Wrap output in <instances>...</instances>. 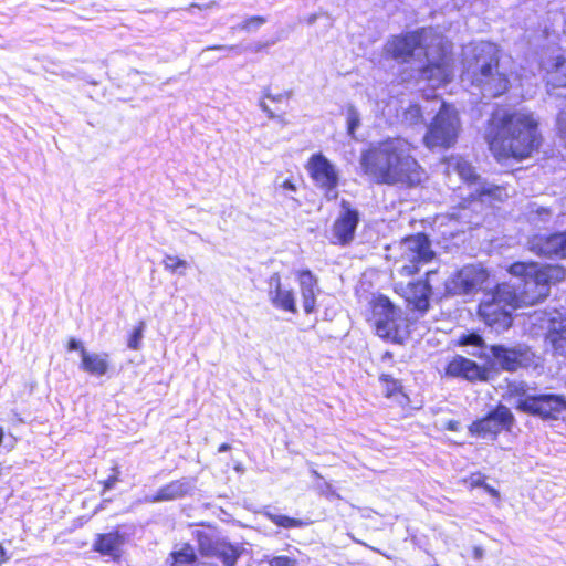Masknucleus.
Wrapping results in <instances>:
<instances>
[{
    "label": "nucleus",
    "instance_id": "b1692460",
    "mask_svg": "<svg viewBox=\"0 0 566 566\" xmlns=\"http://www.w3.org/2000/svg\"><path fill=\"white\" fill-rule=\"evenodd\" d=\"M295 277L300 286L304 313L313 314L316 311V297L319 291L318 279L308 269L298 270Z\"/></svg>",
    "mask_w": 566,
    "mask_h": 566
},
{
    "label": "nucleus",
    "instance_id": "f03ea898",
    "mask_svg": "<svg viewBox=\"0 0 566 566\" xmlns=\"http://www.w3.org/2000/svg\"><path fill=\"white\" fill-rule=\"evenodd\" d=\"M412 150L413 146L400 137L370 143L359 156L361 172L376 185L405 189L422 187L428 172Z\"/></svg>",
    "mask_w": 566,
    "mask_h": 566
},
{
    "label": "nucleus",
    "instance_id": "bb28decb",
    "mask_svg": "<svg viewBox=\"0 0 566 566\" xmlns=\"http://www.w3.org/2000/svg\"><path fill=\"white\" fill-rule=\"evenodd\" d=\"M378 380L384 388L385 398L395 399L403 406L409 405V396L406 394L400 379L392 377L390 374H380Z\"/></svg>",
    "mask_w": 566,
    "mask_h": 566
},
{
    "label": "nucleus",
    "instance_id": "ea45409f",
    "mask_svg": "<svg viewBox=\"0 0 566 566\" xmlns=\"http://www.w3.org/2000/svg\"><path fill=\"white\" fill-rule=\"evenodd\" d=\"M269 566H295L296 559L285 555L273 556L268 560Z\"/></svg>",
    "mask_w": 566,
    "mask_h": 566
},
{
    "label": "nucleus",
    "instance_id": "5701e85b",
    "mask_svg": "<svg viewBox=\"0 0 566 566\" xmlns=\"http://www.w3.org/2000/svg\"><path fill=\"white\" fill-rule=\"evenodd\" d=\"M269 284L273 286V289L269 291L271 304L283 312L296 314L297 306L294 291L283 286L280 273H273L269 277Z\"/></svg>",
    "mask_w": 566,
    "mask_h": 566
},
{
    "label": "nucleus",
    "instance_id": "3c124183",
    "mask_svg": "<svg viewBox=\"0 0 566 566\" xmlns=\"http://www.w3.org/2000/svg\"><path fill=\"white\" fill-rule=\"evenodd\" d=\"M2 471H3V468H2V464L0 463V476L2 475Z\"/></svg>",
    "mask_w": 566,
    "mask_h": 566
},
{
    "label": "nucleus",
    "instance_id": "2eb2a0df",
    "mask_svg": "<svg viewBox=\"0 0 566 566\" xmlns=\"http://www.w3.org/2000/svg\"><path fill=\"white\" fill-rule=\"evenodd\" d=\"M424 29L420 28L392 35L384 46V56L398 63H409L417 50L423 49Z\"/></svg>",
    "mask_w": 566,
    "mask_h": 566
},
{
    "label": "nucleus",
    "instance_id": "ddd939ff",
    "mask_svg": "<svg viewBox=\"0 0 566 566\" xmlns=\"http://www.w3.org/2000/svg\"><path fill=\"white\" fill-rule=\"evenodd\" d=\"M489 349L492 360H489L486 364H493L492 370H503L513 374L535 365V353L526 345L505 346L494 344Z\"/></svg>",
    "mask_w": 566,
    "mask_h": 566
},
{
    "label": "nucleus",
    "instance_id": "a18cd8bd",
    "mask_svg": "<svg viewBox=\"0 0 566 566\" xmlns=\"http://www.w3.org/2000/svg\"><path fill=\"white\" fill-rule=\"evenodd\" d=\"M460 423L457 420H449L446 423V428L450 431H458Z\"/></svg>",
    "mask_w": 566,
    "mask_h": 566
},
{
    "label": "nucleus",
    "instance_id": "c85d7f7f",
    "mask_svg": "<svg viewBox=\"0 0 566 566\" xmlns=\"http://www.w3.org/2000/svg\"><path fill=\"white\" fill-rule=\"evenodd\" d=\"M555 354L566 358V324H552L545 336Z\"/></svg>",
    "mask_w": 566,
    "mask_h": 566
},
{
    "label": "nucleus",
    "instance_id": "58836bf2",
    "mask_svg": "<svg viewBox=\"0 0 566 566\" xmlns=\"http://www.w3.org/2000/svg\"><path fill=\"white\" fill-rule=\"evenodd\" d=\"M526 391H527L526 385L523 382H511L507 385V395L510 398L516 397V396L525 398Z\"/></svg>",
    "mask_w": 566,
    "mask_h": 566
},
{
    "label": "nucleus",
    "instance_id": "423d86ee",
    "mask_svg": "<svg viewBox=\"0 0 566 566\" xmlns=\"http://www.w3.org/2000/svg\"><path fill=\"white\" fill-rule=\"evenodd\" d=\"M475 69L472 72L471 82L491 97H501L510 91L509 75L501 72L500 56L496 50L482 49L473 57Z\"/></svg>",
    "mask_w": 566,
    "mask_h": 566
},
{
    "label": "nucleus",
    "instance_id": "4c0bfd02",
    "mask_svg": "<svg viewBox=\"0 0 566 566\" xmlns=\"http://www.w3.org/2000/svg\"><path fill=\"white\" fill-rule=\"evenodd\" d=\"M265 22H266V19L264 17L253 15V17H249V18L244 19L241 22L239 28L244 31H251L253 29H258Z\"/></svg>",
    "mask_w": 566,
    "mask_h": 566
},
{
    "label": "nucleus",
    "instance_id": "a211bd4d",
    "mask_svg": "<svg viewBox=\"0 0 566 566\" xmlns=\"http://www.w3.org/2000/svg\"><path fill=\"white\" fill-rule=\"evenodd\" d=\"M453 64L454 60L451 50L441 46L437 59L428 61L420 67V77L432 87L444 86L452 81Z\"/></svg>",
    "mask_w": 566,
    "mask_h": 566
},
{
    "label": "nucleus",
    "instance_id": "4be33fe9",
    "mask_svg": "<svg viewBox=\"0 0 566 566\" xmlns=\"http://www.w3.org/2000/svg\"><path fill=\"white\" fill-rule=\"evenodd\" d=\"M127 536L118 527L109 532L97 533L94 537L92 551L101 556L109 557L113 562H119L123 557V547L127 543Z\"/></svg>",
    "mask_w": 566,
    "mask_h": 566
},
{
    "label": "nucleus",
    "instance_id": "4468645a",
    "mask_svg": "<svg viewBox=\"0 0 566 566\" xmlns=\"http://www.w3.org/2000/svg\"><path fill=\"white\" fill-rule=\"evenodd\" d=\"M515 408L542 420H557L566 411V399L556 394L530 395L520 399Z\"/></svg>",
    "mask_w": 566,
    "mask_h": 566
},
{
    "label": "nucleus",
    "instance_id": "6ab92c4d",
    "mask_svg": "<svg viewBox=\"0 0 566 566\" xmlns=\"http://www.w3.org/2000/svg\"><path fill=\"white\" fill-rule=\"evenodd\" d=\"M493 364L479 365L461 355L453 356L444 367V374L470 382H486L491 379Z\"/></svg>",
    "mask_w": 566,
    "mask_h": 566
},
{
    "label": "nucleus",
    "instance_id": "9b49d317",
    "mask_svg": "<svg viewBox=\"0 0 566 566\" xmlns=\"http://www.w3.org/2000/svg\"><path fill=\"white\" fill-rule=\"evenodd\" d=\"M434 273H437V270H429L420 277L410 280L407 283L398 282L392 285V291L403 301L406 308L416 317H423L431 310L434 292L430 277Z\"/></svg>",
    "mask_w": 566,
    "mask_h": 566
},
{
    "label": "nucleus",
    "instance_id": "6e6552de",
    "mask_svg": "<svg viewBox=\"0 0 566 566\" xmlns=\"http://www.w3.org/2000/svg\"><path fill=\"white\" fill-rule=\"evenodd\" d=\"M398 247L399 261L402 262L399 274L405 277L418 275L421 268L431 263L437 256L429 235L422 231L405 235L400 239Z\"/></svg>",
    "mask_w": 566,
    "mask_h": 566
},
{
    "label": "nucleus",
    "instance_id": "f3484780",
    "mask_svg": "<svg viewBox=\"0 0 566 566\" xmlns=\"http://www.w3.org/2000/svg\"><path fill=\"white\" fill-rule=\"evenodd\" d=\"M490 272L478 265H465L454 272L446 285L447 292L453 295H465L478 292L489 281Z\"/></svg>",
    "mask_w": 566,
    "mask_h": 566
},
{
    "label": "nucleus",
    "instance_id": "de8ad7c7",
    "mask_svg": "<svg viewBox=\"0 0 566 566\" xmlns=\"http://www.w3.org/2000/svg\"><path fill=\"white\" fill-rule=\"evenodd\" d=\"M231 449V446L229 443H221L219 447H218V452H226V451H229Z\"/></svg>",
    "mask_w": 566,
    "mask_h": 566
},
{
    "label": "nucleus",
    "instance_id": "a19ab883",
    "mask_svg": "<svg viewBox=\"0 0 566 566\" xmlns=\"http://www.w3.org/2000/svg\"><path fill=\"white\" fill-rule=\"evenodd\" d=\"M66 349L69 352L78 350L81 356H82L83 350H86L85 347L75 338L69 339V342L66 344Z\"/></svg>",
    "mask_w": 566,
    "mask_h": 566
},
{
    "label": "nucleus",
    "instance_id": "393cba45",
    "mask_svg": "<svg viewBox=\"0 0 566 566\" xmlns=\"http://www.w3.org/2000/svg\"><path fill=\"white\" fill-rule=\"evenodd\" d=\"M190 485L187 479L172 480L163 485L149 499V502H167L181 499L188 494Z\"/></svg>",
    "mask_w": 566,
    "mask_h": 566
},
{
    "label": "nucleus",
    "instance_id": "c756f323",
    "mask_svg": "<svg viewBox=\"0 0 566 566\" xmlns=\"http://www.w3.org/2000/svg\"><path fill=\"white\" fill-rule=\"evenodd\" d=\"M266 516L274 525L286 530L303 527L308 524L307 522H304L300 518L290 517L283 514L269 513Z\"/></svg>",
    "mask_w": 566,
    "mask_h": 566
},
{
    "label": "nucleus",
    "instance_id": "412c9836",
    "mask_svg": "<svg viewBox=\"0 0 566 566\" xmlns=\"http://www.w3.org/2000/svg\"><path fill=\"white\" fill-rule=\"evenodd\" d=\"M343 211L334 220L332 226L333 240L335 245H348L355 238V232L359 223V212L349 207L348 202L343 201Z\"/></svg>",
    "mask_w": 566,
    "mask_h": 566
},
{
    "label": "nucleus",
    "instance_id": "a878e982",
    "mask_svg": "<svg viewBox=\"0 0 566 566\" xmlns=\"http://www.w3.org/2000/svg\"><path fill=\"white\" fill-rule=\"evenodd\" d=\"M108 357L107 353L97 354L83 350L80 367L90 375L104 376L111 367Z\"/></svg>",
    "mask_w": 566,
    "mask_h": 566
},
{
    "label": "nucleus",
    "instance_id": "49530a36",
    "mask_svg": "<svg viewBox=\"0 0 566 566\" xmlns=\"http://www.w3.org/2000/svg\"><path fill=\"white\" fill-rule=\"evenodd\" d=\"M9 560L4 547L0 544V566Z\"/></svg>",
    "mask_w": 566,
    "mask_h": 566
},
{
    "label": "nucleus",
    "instance_id": "aec40b11",
    "mask_svg": "<svg viewBox=\"0 0 566 566\" xmlns=\"http://www.w3.org/2000/svg\"><path fill=\"white\" fill-rule=\"evenodd\" d=\"M566 231L536 233L528 240V249L542 258L565 259Z\"/></svg>",
    "mask_w": 566,
    "mask_h": 566
},
{
    "label": "nucleus",
    "instance_id": "0eeeda50",
    "mask_svg": "<svg viewBox=\"0 0 566 566\" xmlns=\"http://www.w3.org/2000/svg\"><path fill=\"white\" fill-rule=\"evenodd\" d=\"M461 122L458 112L442 102L422 137L423 145L432 149H449L457 144Z\"/></svg>",
    "mask_w": 566,
    "mask_h": 566
},
{
    "label": "nucleus",
    "instance_id": "1a4fd4ad",
    "mask_svg": "<svg viewBox=\"0 0 566 566\" xmlns=\"http://www.w3.org/2000/svg\"><path fill=\"white\" fill-rule=\"evenodd\" d=\"M192 535L199 554L203 558L219 559L222 566H235L242 555V547L230 543L213 525L201 524Z\"/></svg>",
    "mask_w": 566,
    "mask_h": 566
},
{
    "label": "nucleus",
    "instance_id": "cd10ccee",
    "mask_svg": "<svg viewBox=\"0 0 566 566\" xmlns=\"http://www.w3.org/2000/svg\"><path fill=\"white\" fill-rule=\"evenodd\" d=\"M287 106L289 95L286 94L272 95L265 93L261 102L262 109L270 118H281L285 114Z\"/></svg>",
    "mask_w": 566,
    "mask_h": 566
},
{
    "label": "nucleus",
    "instance_id": "20e7f679",
    "mask_svg": "<svg viewBox=\"0 0 566 566\" xmlns=\"http://www.w3.org/2000/svg\"><path fill=\"white\" fill-rule=\"evenodd\" d=\"M513 284L499 282L484 292L476 307L481 322L496 333L509 331L514 324L513 312L520 310Z\"/></svg>",
    "mask_w": 566,
    "mask_h": 566
},
{
    "label": "nucleus",
    "instance_id": "c03bdc74",
    "mask_svg": "<svg viewBox=\"0 0 566 566\" xmlns=\"http://www.w3.org/2000/svg\"><path fill=\"white\" fill-rule=\"evenodd\" d=\"M499 190H500L499 186H494V187H491V188H482L480 190V195L493 196Z\"/></svg>",
    "mask_w": 566,
    "mask_h": 566
},
{
    "label": "nucleus",
    "instance_id": "dca6fc26",
    "mask_svg": "<svg viewBox=\"0 0 566 566\" xmlns=\"http://www.w3.org/2000/svg\"><path fill=\"white\" fill-rule=\"evenodd\" d=\"M305 168L308 176L327 198H337L336 188L339 177L335 166L322 154L315 153L307 159Z\"/></svg>",
    "mask_w": 566,
    "mask_h": 566
},
{
    "label": "nucleus",
    "instance_id": "f8f14e48",
    "mask_svg": "<svg viewBox=\"0 0 566 566\" xmlns=\"http://www.w3.org/2000/svg\"><path fill=\"white\" fill-rule=\"evenodd\" d=\"M515 424V416L502 402L496 403L484 416L476 418L468 426L470 437L496 441L502 432H511Z\"/></svg>",
    "mask_w": 566,
    "mask_h": 566
},
{
    "label": "nucleus",
    "instance_id": "e433bc0d",
    "mask_svg": "<svg viewBox=\"0 0 566 566\" xmlns=\"http://www.w3.org/2000/svg\"><path fill=\"white\" fill-rule=\"evenodd\" d=\"M463 483L467 484L470 490H474L476 488L484 489V486L488 484L486 475L481 472H474L463 479Z\"/></svg>",
    "mask_w": 566,
    "mask_h": 566
},
{
    "label": "nucleus",
    "instance_id": "7c9ffc66",
    "mask_svg": "<svg viewBox=\"0 0 566 566\" xmlns=\"http://www.w3.org/2000/svg\"><path fill=\"white\" fill-rule=\"evenodd\" d=\"M553 85L555 87H566V56L559 55L553 64Z\"/></svg>",
    "mask_w": 566,
    "mask_h": 566
},
{
    "label": "nucleus",
    "instance_id": "c9c22d12",
    "mask_svg": "<svg viewBox=\"0 0 566 566\" xmlns=\"http://www.w3.org/2000/svg\"><path fill=\"white\" fill-rule=\"evenodd\" d=\"M457 344L459 346L483 347L484 346V339L478 333H469V334L461 335L458 338Z\"/></svg>",
    "mask_w": 566,
    "mask_h": 566
},
{
    "label": "nucleus",
    "instance_id": "473e14b6",
    "mask_svg": "<svg viewBox=\"0 0 566 566\" xmlns=\"http://www.w3.org/2000/svg\"><path fill=\"white\" fill-rule=\"evenodd\" d=\"M145 327H146L145 322L140 321L134 327V329L129 333L128 338H127V346L129 349L137 350L140 348V342L143 338Z\"/></svg>",
    "mask_w": 566,
    "mask_h": 566
},
{
    "label": "nucleus",
    "instance_id": "7ed1b4c3",
    "mask_svg": "<svg viewBox=\"0 0 566 566\" xmlns=\"http://www.w3.org/2000/svg\"><path fill=\"white\" fill-rule=\"evenodd\" d=\"M506 272L520 280L518 286L513 285V293L521 308L542 304L548 298L552 286L566 279L564 265L533 260L512 262Z\"/></svg>",
    "mask_w": 566,
    "mask_h": 566
},
{
    "label": "nucleus",
    "instance_id": "37998d69",
    "mask_svg": "<svg viewBox=\"0 0 566 566\" xmlns=\"http://www.w3.org/2000/svg\"><path fill=\"white\" fill-rule=\"evenodd\" d=\"M483 490L493 499L500 500V492L495 488L491 486L490 484H486Z\"/></svg>",
    "mask_w": 566,
    "mask_h": 566
},
{
    "label": "nucleus",
    "instance_id": "8fccbe9b",
    "mask_svg": "<svg viewBox=\"0 0 566 566\" xmlns=\"http://www.w3.org/2000/svg\"><path fill=\"white\" fill-rule=\"evenodd\" d=\"M479 179V176L478 175H472V179L471 181H476Z\"/></svg>",
    "mask_w": 566,
    "mask_h": 566
},
{
    "label": "nucleus",
    "instance_id": "72a5a7b5",
    "mask_svg": "<svg viewBox=\"0 0 566 566\" xmlns=\"http://www.w3.org/2000/svg\"><path fill=\"white\" fill-rule=\"evenodd\" d=\"M165 270L175 273L187 268V262L176 255L167 254L163 259Z\"/></svg>",
    "mask_w": 566,
    "mask_h": 566
},
{
    "label": "nucleus",
    "instance_id": "f257e3e1",
    "mask_svg": "<svg viewBox=\"0 0 566 566\" xmlns=\"http://www.w3.org/2000/svg\"><path fill=\"white\" fill-rule=\"evenodd\" d=\"M484 140L494 160L505 165L520 164L539 154L545 137L532 112L499 105L485 123Z\"/></svg>",
    "mask_w": 566,
    "mask_h": 566
},
{
    "label": "nucleus",
    "instance_id": "39448f33",
    "mask_svg": "<svg viewBox=\"0 0 566 566\" xmlns=\"http://www.w3.org/2000/svg\"><path fill=\"white\" fill-rule=\"evenodd\" d=\"M371 326L376 336L386 343L403 344L411 334L409 319L387 295L377 294L370 303Z\"/></svg>",
    "mask_w": 566,
    "mask_h": 566
},
{
    "label": "nucleus",
    "instance_id": "79ce46f5",
    "mask_svg": "<svg viewBox=\"0 0 566 566\" xmlns=\"http://www.w3.org/2000/svg\"><path fill=\"white\" fill-rule=\"evenodd\" d=\"M281 187L287 191L295 192L297 190L296 185L291 179H286L282 182Z\"/></svg>",
    "mask_w": 566,
    "mask_h": 566
},
{
    "label": "nucleus",
    "instance_id": "f704fd0d",
    "mask_svg": "<svg viewBox=\"0 0 566 566\" xmlns=\"http://www.w3.org/2000/svg\"><path fill=\"white\" fill-rule=\"evenodd\" d=\"M360 125L359 113L355 108V106L349 105L347 107V134L352 137L355 136V132Z\"/></svg>",
    "mask_w": 566,
    "mask_h": 566
},
{
    "label": "nucleus",
    "instance_id": "2f4dec72",
    "mask_svg": "<svg viewBox=\"0 0 566 566\" xmlns=\"http://www.w3.org/2000/svg\"><path fill=\"white\" fill-rule=\"evenodd\" d=\"M122 480V471H120V467L115 463L112 468H111V473L109 475L99 481L98 484L102 486L101 489V495H104L107 491L112 490L115 488V485L120 482Z\"/></svg>",
    "mask_w": 566,
    "mask_h": 566
},
{
    "label": "nucleus",
    "instance_id": "9d476101",
    "mask_svg": "<svg viewBox=\"0 0 566 566\" xmlns=\"http://www.w3.org/2000/svg\"><path fill=\"white\" fill-rule=\"evenodd\" d=\"M192 535L199 554L203 558L219 559L222 566H235L242 555V547L230 543L213 525L201 524Z\"/></svg>",
    "mask_w": 566,
    "mask_h": 566
},
{
    "label": "nucleus",
    "instance_id": "09e8293b",
    "mask_svg": "<svg viewBox=\"0 0 566 566\" xmlns=\"http://www.w3.org/2000/svg\"><path fill=\"white\" fill-rule=\"evenodd\" d=\"M3 437H4V431L3 429L0 427V444L2 443L3 441Z\"/></svg>",
    "mask_w": 566,
    "mask_h": 566
}]
</instances>
